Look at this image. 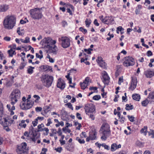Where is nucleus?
<instances>
[{
  "instance_id": "obj_1",
  "label": "nucleus",
  "mask_w": 154,
  "mask_h": 154,
  "mask_svg": "<svg viewBox=\"0 0 154 154\" xmlns=\"http://www.w3.org/2000/svg\"><path fill=\"white\" fill-rule=\"evenodd\" d=\"M16 19L13 16H8L4 20L3 25L5 29H12L15 26Z\"/></svg>"
},
{
  "instance_id": "obj_2",
  "label": "nucleus",
  "mask_w": 154,
  "mask_h": 154,
  "mask_svg": "<svg viewBox=\"0 0 154 154\" xmlns=\"http://www.w3.org/2000/svg\"><path fill=\"white\" fill-rule=\"evenodd\" d=\"M42 10V8H36L31 9L29 11L31 17L34 20H39L41 19L43 16L41 11Z\"/></svg>"
},
{
  "instance_id": "obj_3",
  "label": "nucleus",
  "mask_w": 154,
  "mask_h": 154,
  "mask_svg": "<svg viewBox=\"0 0 154 154\" xmlns=\"http://www.w3.org/2000/svg\"><path fill=\"white\" fill-rule=\"evenodd\" d=\"M40 79L44 86L47 88H49L51 86L54 78L52 76L45 74L42 75Z\"/></svg>"
},
{
  "instance_id": "obj_4",
  "label": "nucleus",
  "mask_w": 154,
  "mask_h": 154,
  "mask_svg": "<svg viewBox=\"0 0 154 154\" xmlns=\"http://www.w3.org/2000/svg\"><path fill=\"white\" fill-rule=\"evenodd\" d=\"M61 47L64 48L69 47L70 45L71 40L68 37L62 36L58 39Z\"/></svg>"
},
{
  "instance_id": "obj_5",
  "label": "nucleus",
  "mask_w": 154,
  "mask_h": 154,
  "mask_svg": "<svg viewBox=\"0 0 154 154\" xmlns=\"http://www.w3.org/2000/svg\"><path fill=\"white\" fill-rule=\"evenodd\" d=\"M123 66L126 67L132 66L135 64V61L134 58L132 57L128 56L125 57L123 59Z\"/></svg>"
},
{
  "instance_id": "obj_6",
  "label": "nucleus",
  "mask_w": 154,
  "mask_h": 154,
  "mask_svg": "<svg viewBox=\"0 0 154 154\" xmlns=\"http://www.w3.org/2000/svg\"><path fill=\"white\" fill-rule=\"evenodd\" d=\"M34 102L30 100L29 98L27 99L26 103L25 102H21L20 103V106L22 109L27 110L31 108Z\"/></svg>"
},
{
  "instance_id": "obj_7",
  "label": "nucleus",
  "mask_w": 154,
  "mask_h": 154,
  "mask_svg": "<svg viewBox=\"0 0 154 154\" xmlns=\"http://www.w3.org/2000/svg\"><path fill=\"white\" fill-rule=\"evenodd\" d=\"M84 109L85 112L87 115H89L90 113L95 114L96 113L95 106L93 104H86Z\"/></svg>"
},
{
  "instance_id": "obj_8",
  "label": "nucleus",
  "mask_w": 154,
  "mask_h": 154,
  "mask_svg": "<svg viewBox=\"0 0 154 154\" xmlns=\"http://www.w3.org/2000/svg\"><path fill=\"white\" fill-rule=\"evenodd\" d=\"M14 121L13 120L9 119L7 120L6 118H4L3 122L0 121V123L4 127V129L8 132L10 130L8 127L10 126L12 123H14Z\"/></svg>"
},
{
  "instance_id": "obj_9",
  "label": "nucleus",
  "mask_w": 154,
  "mask_h": 154,
  "mask_svg": "<svg viewBox=\"0 0 154 154\" xmlns=\"http://www.w3.org/2000/svg\"><path fill=\"white\" fill-rule=\"evenodd\" d=\"M28 150L26 143H23L17 146L16 151L18 154H24L25 152H27Z\"/></svg>"
},
{
  "instance_id": "obj_10",
  "label": "nucleus",
  "mask_w": 154,
  "mask_h": 154,
  "mask_svg": "<svg viewBox=\"0 0 154 154\" xmlns=\"http://www.w3.org/2000/svg\"><path fill=\"white\" fill-rule=\"evenodd\" d=\"M99 18L103 23L106 24H111L114 21L113 18L111 16H106L103 18V16L102 15Z\"/></svg>"
},
{
  "instance_id": "obj_11",
  "label": "nucleus",
  "mask_w": 154,
  "mask_h": 154,
  "mask_svg": "<svg viewBox=\"0 0 154 154\" xmlns=\"http://www.w3.org/2000/svg\"><path fill=\"white\" fill-rule=\"evenodd\" d=\"M66 83L65 81L61 78H59L57 82L56 86L57 88L61 90H63L66 87Z\"/></svg>"
},
{
  "instance_id": "obj_12",
  "label": "nucleus",
  "mask_w": 154,
  "mask_h": 154,
  "mask_svg": "<svg viewBox=\"0 0 154 154\" xmlns=\"http://www.w3.org/2000/svg\"><path fill=\"white\" fill-rule=\"evenodd\" d=\"M96 61L99 66L103 69H106V63L105 62L101 56H98L97 57Z\"/></svg>"
},
{
  "instance_id": "obj_13",
  "label": "nucleus",
  "mask_w": 154,
  "mask_h": 154,
  "mask_svg": "<svg viewBox=\"0 0 154 154\" xmlns=\"http://www.w3.org/2000/svg\"><path fill=\"white\" fill-rule=\"evenodd\" d=\"M56 42V40H53L49 37L46 38L45 41V43L47 44V48L55 45Z\"/></svg>"
},
{
  "instance_id": "obj_14",
  "label": "nucleus",
  "mask_w": 154,
  "mask_h": 154,
  "mask_svg": "<svg viewBox=\"0 0 154 154\" xmlns=\"http://www.w3.org/2000/svg\"><path fill=\"white\" fill-rule=\"evenodd\" d=\"M97 134V132L95 129L92 130L90 132L89 135L86 139L87 142H89L90 140H94L96 138V135Z\"/></svg>"
},
{
  "instance_id": "obj_15",
  "label": "nucleus",
  "mask_w": 154,
  "mask_h": 154,
  "mask_svg": "<svg viewBox=\"0 0 154 154\" xmlns=\"http://www.w3.org/2000/svg\"><path fill=\"white\" fill-rule=\"evenodd\" d=\"M40 70L42 72H52V68L51 66L48 65H43L40 66Z\"/></svg>"
},
{
  "instance_id": "obj_16",
  "label": "nucleus",
  "mask_w": 154,
  "mask_h": 154,
  "mask_svg": "<svg viewBox=\"0 0 154 154\" xmlns=\"http://www.w3.org/2000/svg\"><path fill=\"white\" fill-rule=\"evenodd\" d=\"M131 78V85L129 88V89L132 91H133L136 88L137 86V78L136 77H132Z\"/></svg>"
},
{
  "instance_id": "obj_17",
  "label": "nucleus",
  "mask_w": 154,
  "mask_h": 154,
  "mask_svg": "<svg viewBox=\"0 0 154 154\" xmlns=\"http://www.w3.org/2000/svg\"><path fill=\"white\" fill-rule=\"evenodd\" d=\"M103 82L105 85H108L109 83L110 78L106 71H104L102 75Z\"/></svg>"
},
{
  "instance_id": "obj_18",
  "label": "nucleus",
  "mask_w": 154,
  "mask_h": 154,
  "mask_svg": "<svg viewBox=\"0 0 154 154\" xmlns=\"http://www.w3.org/2000/svg\"><path fill=\"white\" fill-rule=\"evenodd\" d=\"M147 131V126H144L140 130V132L141 134H143L145 136L146 135L147 133L148 132L149 135H152L153 136V137H154V131H152V132H148Z\"/></svg>"
},
{
  "instance_id": "obj_19",
  "label": "nucleus",
  "mask_w": 154,
  "mask_h": 154,
  "mask_svg": "<svg viewBox=\"0 0 154 154\" xmlns=\"http://www.w3.org/2000/svg\"><path fill=\"white\" fill-rule=\"evenodd\" d=\"M144 74L147 78H151L154 76V70L152 71L150 69H148L144 71Z\"/></svg>"
},
{
  "instance_id": "obj_20",
  "label": "nucleus",
  "mask_w": 154,
  "mask_h": 154,
  "mask_svg": "<svg viewBox=\"0 0 154 154\" xmlns=\"http://www.w3.org/2000/svg\"><path fill=\"white\" fill-rule=\"evenodd\" d=\"M11 95L14 97H16L17 98L20 99V91L17 89L14 90L11 93Z\"/></svg>"
},
{
  "instance_id": "obj_21",
  "label": "nucleus",
  "mask_w": 154,
  "mask_h": 154,
  "mask_svg": "<svg viewBox=\"0 0 154 154\" xmlns=\"http://www.w3.org/2000/svg\"><path fill=\"white\" fill-rule=\"evenodd\" d=\"M121 145L120 144L117 145L116 143H113L111 145L110 150L112 152H113L115 151L116 149L121 148Z\"/></svg>"
},
{
  "instance_id": "obj_22",
  "label": "nucleus",
  "mask_w": 154,
  "mask_h": 154,
  "mask_svg": "<svg viewBox=\"0 0 154 154\" xmlns=\"http://www.w3.org/2000/svg\"><path fill=\"white\" fill-rule=\"evenodd\" d=\"M25 121L24 120L20 121L19 124L17 125L18 128L19 129L22 128H25L26 126V125L25 123Z\"/></svg>"
},
{
  "instance_id": "obj_23",
  "label": "nucleus",
  "mask_w": 154,
  "mask_h": 154,
  "mask_svg": "<svg viewBox=\"0 0 154 154\" xmlns=\"http://www.w3.org/2000/svg\"><path fill=\"white\" fill-rule=\"evenodd\" d=\"M100 130L102 131H110L109 125L107 123L103 124L102 125Z\"/></svg>"
},
{
  "instance_id": "obj_24",
  "label": "nucleus",
  "mask_w": 154,
  "mask_h": 154,
  "mask_svg": "<svg viewBox=\"0 0 154 154\" xmlns=\"http://www.w3.org/2000/svg\"><path fill=\"white\" fill-rule=\"evenodd\" d=\"M9 8L8 5L6 4H2L0 5V12H5Z\"/></svg>"
},
{
  "instance_id": "obj_25",
  "label": "nucleus",
  "mask_w": 154,
  "mask_h": 154,
  "mask_svg": "<svg viewBox=\"0 0 154 154\" xmlns=\"http://www.w3.org/2000/svg\"><path fill=\"white\" fill-rule=\"evenodd\" d=\"M48 48L50 52L54 54H57V48L55 45H53V46L50 47Z\"/></svg>"
},
{
  "instance_id": "obj_26",
  "label": "nucleus",
  "mask_w": 154,
  "mask_h": 154,
  "mask_svg": "<svg viewBox=\"0 0 154 154\" xmlns=\"http://www.w3.org/2000/svg\"><path fill=\"white\" fill-rule=\"evenodd\" d=\"M11 103L12 105H14L15 103H16L18 100L19 99L18 98H17L16 97H14L13 95L12 96L11 94Z\"/></svg>"
},
{
  "instance_id": "obj_27",
  "label": "nucleus",
  "mask_w": 154,
  "mask_h": 154,
  "mask_svg": "<svg viewBox=\"0 0 154 154\" xmlns=\"http://www.w3.org/2000/svg\"><path fill=\"white\" fill-rule=\"evenodd\" d=\"M91 19L89 18H86L85 21L86 26L87 27H89L91 23Z\"/></svg>"
},
{
  "instance_id": "obj_28",
  "label": "nucleus",
  "mask_w": 154,
  "mask_h": 154,
  "mask_svg": "<svg viewBox=\"0 0 154 154\" xmlns=\"http://www.w3.org/2000/svg\"><path fill=\"white\" fill-rule=\"evenodd\" d=\"M44 127V125L42 123L41 124L39 125L37 127L38 132H42L43 131V128Z\"/></svg>"
},
{
  "instance_id": "obj_29",
  "label": "nucleus",
  "mask_w": 154,
  "mask_h": 154,
  "mask_svg": "<svg viewBox=\"0 0 154 154\" xmlns=\"http://www.w3.org/2000/svg\"><path fill=\"white\" fill-rule=\"evenodd\" d=\"M133 99L136 101H138L140 99V96L138 94H133L132 96Z\"/></svg>"
},
{
  "instance_id": "obj_30",
  "label": "nucleus",
  "mask_w": 154,
  "mask_h": 154,
  "mask_svg": "<svg viewBox=\"0 0 154 154\" xmlns=\"http://www.w3.org/2000/svg\"><path fill=\"white\" fill-rule=\"evenodd\" d=\"M142 7L141 5H137L135 11V13L136 14H137L140 13V10L142 8Z\"/></svg>"
},
{
  "instance_id": "obj_31",
  "label": "nucleus",
  "mask_w": 154,
  "mask_h": 154,
  "mask_svg": "<svg viewBox=\"0 0 154 154\" xmlns=\"http://www.w3.org/2000/svg\"><path fill=\"white\" fill-rule=\"evenodd\" d=\"M80 85L81 89L83 90L85 89L87 87L88 85L87 83H85L84 82H80Z\"/></svg>"
},
{
  "instance_id": "obj_32",
  "label": "nucleus",
  "mask_w": 154,
  "mask_h": 154,
  "mask_svg": "<svg viewBox=\"0 0 154 154\" xmlns=\"http://www.w3.org/2000/svg\"><path fill=\"white\" fill-rule=\"evenodd\" d=\"M147 99L151 100L154 99V91L151 92L149 94L147 97Z\"/></svg>"
},
{
  "instance_id": "obj_33",
  "label": "nucleus",
  "mask_w": 154,
  "mask_h": 154,
  "mask_svg": "<svg viewBox=\"0 0 154 154\" xmlns=\"http://www.w3.org/2000/svg\"><path fill=\"white\" fill-rule=\"evenodd\" d=\"M83 55H84L85 56V58H81L80 60V62L81 63H82L83 62H84L85 61L87 60H88V55H87L85 53H83Z\"/></svg>"
},
{
  "instance_id": "obj_34",
  "label": "nucleus",
  "mask_w": 154,
  "mask_h": 154,
  "mask_svg": "<svg viewBox=\"0 0 154 154\" xmlns=\"http://www.w3.org/2000/svg\"><path fill=\"white\" fill-rule=\"evenodd\" d=\"M3 115V104L0 101V117H2Z\"/></svg>"
},
{
  "instance_id": "obj_35",
  "label": "nucleus",
  "mask_w": 154,
  "mask_h": 154,
  "mask_svg": "<svg viewBox=\"0 0 154 154\" xmlns=\"http://www.w3.org/2000/svg\"><path fill=\"white\" fill-rule=\"evenodd\" d=\"M134 107L133 105H131V104H126V105L125 109L127 110H129L133 109Z\"/></svg>"
},
{
  "instance_id": "obj_36",
  "label": "nucleus",
  "mask_w": 154,
  "mask_h": 154,
  "mask_svg": "<svg viewBox=\"0 0 154 154\" xmlns=\"http://www.w3.org/2000/svg\"><path fill=\"white\" fill-rule=\"evenodd\" d=\"M29 39V38L28 37H26L25 38V40L23 39H20V41L23 43H27L30 42Z\"/></svg>"
},
{
  "instance_id": "obj_37",
  "label": "nucleus",
  "mask_w": 154,
  "mask_h": 154,
  "mask_svg": "<svg viewBox=\"0 0 154 154\" xmlns=\"http://www.w3.org/2000/svg\"><path fill=\"white\" fill-rule=\"evenodd\" d=\"M50 108V106H46L43 107V111L45 114H47L49 111V109Z\"/></svg>"
},
{
  "instance_id": "obj_38",
  "label": "nucleus",
  "mask_w": 154,
  "mask_h": 154,
  "mask_svg": "<svg viewBox=\"0 0 154 154\" xmlns=\"http://www.w3.org/2000/svg\"><path fill=\"white\" fill-rule=\"evenodd\" d=\"M82 138H80L79 137H76V140L78 141V142L80 144H84L85 143V141L84 139H82Z\"/></svg>"
},
{
  "instance_id": "obj_39",
  "label": "nucleus",
  "mask_w": 154,
  "mask_h": 154,
  "mask_svg": "<svg viewBox=\"0 0 154 154\" xmlns=\"http://www.w3.org/2000/svg\"><path fill=\"white\" fill-rule=\"evenodd\" d=\"M29 134H31V135H34V128L33 127V126L31 125L29 128Z\"/></svg>"
},
{
  "instance_id": "obj_40",
  "label": "nucleus",
  "mask_w": 154,
  "mask_h": 154,
  "mask_svg": "<svg viewBox=\"0 0 154 154\" xmlns=\"http://www.w3.org/2000/svg\"><path fill=\"white\" fill-rule=\"evenodd\" d=\"M102 133L103 135H106L108 137L111 134V131H102Z\"/></svg>"
},
{
  "instance_id": "obj_41",
  "label": "nucleus",
  "mask_w": 154,
  "mask_h": 154,
  "mask_svg": "<svg viewBox=\"0 0 154 154\" xmlns=\"http://www.w3.org/2000/svg\"><path fill=\"white\" fill-rule=\"evenodd\" d=\"M24 135L26 137V139H29L32 135H31V134H29V132H28L27 131H26L24 133Z\"/></svg>"
},
{
  "instance_id": "obj_42",
  "label": "nucleus",
  "mask_w": 154,
  "mask_h": 154,
  "mask_svg": "<svg viewBox=\"0 0 154 154\" xmlns=\"http://www.w3.org/2000/svg\"><path fill=\"white\" fill-rule=\"evenodd\" d=\"M79 30L82 32L83 34H85L87 33V30L82 27H80L79 29Z\"/></svg>"
},
{
  "instance_id": "obj_43",
  "label": "nucleus",
  "mask_w": 154,
  "mask_h": 154,
  "mask_svg": "<svg viewBox=\"0 0 154 154\" xmlns=\"http://www.w3.org/2000/svg\"><path fill=\"white\" fill-rule=\"evenodd\" d=\"M148 103L149 101H148L147 99H146L143 101L141 102V104L143 106H147Z\"/></svg>"
},
{
  "instance_id": "obj_44",
  "label": "nucleus",
  "mask_w": 154,
  "mask_h": 154,
  "mask_svg": "<svg viewBox=\"0 0 154 154\" xmlns=\"http://www.w3.org/2000/svg\"><path fill=\"white\" fill-rule=\"evenodd\" d=\"M29 68H28L27 69V72L29 74H32L33 72V69H34V67H32V66H29Z\"/></svg>"
},
{
  "instance_id": "obj_45",
  "label": "nucleus",
  "mask_w": 154,
  "mask_h": 154,
  "mask_svg": "<svg viewBox=\"0 0 154 154\" xmlns=\"http://www.w3.org/2000/svg\"><path fill=\"white\" fill-rule=\"evenodd\" d=\"M124 30V28H122L121 26H119L117 28L116 30V33L118 34H119V32L123 31Z\"/></svg>"
},
{
  "instance_id": "obj_46",
  "label": "nucleus",
  "mask_w": 154,
  "mask_h": 154,
  "mask_svg": "<svg viewBox=\"0 0 154 154\" xmlns=\"http://www.w3.org/2000/svg\"><path fill=\"white\" fill-rule=\"evenodd\" d=\"M101 98V97L100 95H97L94 96L93 97V99L94 100H100Z\"/></svg>"
},
{
  "instance_id": "obj_47",
  "label": "nucleus",
  "mask_w": 154,
  "mask_h": 154,
  "mask_svg": "<svg viewBox=\"0 0 154 154\" xmlns=\"http://www.w3.org/2000/svg\"><path fill=\"white\" fill-rule=\"evenodd\" d=\"M93 50L91 48H89L88 49H84V51L86 52L88 54H91V51Z\"/></svg>"
},
{
  "instance_id": "obj_48",
  "label": "nucleus",
  "mask_w": 154,
  "mask_h": 154,
  "mask_svg": "<svg viewBox=\"0 0 154 154\" xmlns=\"http://www.w3.org/2000/svg\"><path fill=\"white\" fill-rule=\"evenodd\" d=\"M127 117L129 120L131 122H133L134 121V117L133 116H130L129 115H128Z\"/></svg>"
},
{
  "instance_id": "obj_49",
  "label": "nucleus",
  "mask_w": 154,
  "mask_h": 154,
  "mask_svg": "<svg viewBox=\"0 0 154 154\" xmlns=\"http://www.w3.org/2000/svg\"><path fill=\"white\" fill-rule=\"evenodd\" d=\"M26 65V63L24 62L21 63L20 64V66L19 67V68L20 69H23L25 66Z\"/></svg>"
},
{
  "instance_id": "obj_50",
  "label": "nucleus",
  "mask_w": 154,
  "mask_h": 154,
  "mask_svg": "<svg viewBox=\"0 0 154 154\" xmlns=\"http://www.w3.org/2000/svg\"><path fill=\"white\" fill-rule=\"evenodd\" d=\"M33 97L35 98L36 99L35 100V103L38 102V101L40 99V97L38 95H35L33 96Z\"/></svg>"
},
{
  "instance_id": "obj_51",
  "label": "nucleus",
  "mask_w": 154,
  "mask_h": 154,
  "mask_svg": "<svg viewBox=\"0 0 154 154\" xmlns=\"http://www.w3.org/2000/svg\"><path fill=\"white\" fill-rule=\"evenodd\" d=\"M32 137H30L29 139H31L32 141H33L34 143H35L36 141L38 139V138L37 137H36L34 135H32Z\"/></svg>"
},
{
  "instance_id": "obj_52",
  "label": "nucleus",
  "mask_w": 154,
  "mask_h": 154,
  "mask_svg": "<svg viewBox=\"0 0 154 154\" xmlns=\"http://www.w3.org/2000/svg\"><path fill=\"white\" fill-rule=\"evenodd\" d=\"M123 82V76H122L119 77V81L118 82V84L119 85H120Z\"/></svg>"
},
{
  "instance_id": "obj_53",
  "label": "nucleus",
  "mask_w": 154,
  "mask_h": 154,
  "mask_svg": "<svg viewBox=\"0 0 154 154\" xmlns=\"http://www.w3.org/2000/svg\"><path fill=\"white\" fill-rule=\"evenodd\" d=\"M119 119V121L121 123L123 124L125 120V118L124 117H123L122 116Z\"/></svg>"
},
{
  "instance_id": "obj_54",
  "label": "nucleus",
  "mask_w": 154,
  "mask_h": 154,
  "mask_svg": "<svg viewBox=\"0 0 154 154\" xmlns=\"http://www.w3.org/2000/svg\"><path fill=\"white\" fill-rule=\"evenodd\" d=\"M38 121L37 120V119H35L34 121H32V123L33 125V126L34 127H35L36 126L38 123Z\"/></svg>"
},
{
  "instance_id": "obj_55",
  "label": "nucleus",
  "mask_w": 154,
  "mask_h": 154,
  "mask_svg": "<svg viewBox=\"0 0 154 154\" xmlns=\"http://www.w3.org/2000/svg\"><path fill=\"white\" fill-rule=\"evenodd\" d=\"M102 146L104 147V149L107 150H109L110 149L109 147L105 143H103L102 144Z\"/></svg>"
},
{
  "instance_id": "obj_56",
  "label": "nucleus",
  "mask_w": 154,
  "mask_h": 154,
  "mask_svg": "<svg viewBox=\"0 0 154 154\" xmlns=\"http://www.w3.org/2000/svg\"><path fill=\"white\" fill-rule=\"evenodd\" d=\"M66 105L67 106L68 108L71 109L72 110H73V108L72 107V104L70 103H68Z\"/></svg>"
},
{
  "instance_id": "obj_57",
  "label": "nucleus",
  "mask_w": 154,
  "mask_h": 154,
  "mask_svg": "<svg viewBox=\"0 0 154 154\" xmlns=\"http://www.w3.org/2000/svg\"><path fill=\"white\" fill-rule=\"evenodd\" d=\"M81 138H82L83 137L86 138L87 137L86 133L85 132H82L80 135Z\"/></svg>"
},
{
  "instance_id": "obj_58",
  "label": "nucleus",
  "mask_w": 154,
  "mask_h": 154,
  "mask_svg": "<svg viewBox=\"0 0 154 154\" xmlns=\"http://www.w3.org/2000/svg\"><path fill=\"white\" fill-rule=\"evenodd\" d=\"M12 52H13V49H12V48H11L10 50H8V53L9 54V57H13Z\"/></svg>"
},
{
  "instance_id": "obj_59",
  "label": "nucleus",
  "mask_w": 154,
  "mask_h": 154,
  "mask_svg": "<svg viewBox=\"0 0 154 154\" xmlns=\"http://www.w3.org/2000/svg\"><path fill=\"white\" fill-rule=\"evenodd\" d=\"M48 123L46 124L47 126H49L52 123L51 120V118H49L47 119Z\"/></svg>"
},
{
  "instance_id": "obj_60",
  "label": "nucleus",
  "mask_w": 154,
  "mask_h": 154,
  "mask_svg": "<svg viewBox=\"0 0 154 154\" xmlns=\"http://www.w3.org/2000/svg\"><path fill=\"white\" fill-rule=\"evenodd\" d=\"M42 107H37L35 108V111L37 112H41L42 110Z\"/></svg>"
},
{
  "instance_id": "obj_61",
  "label": "nucleus",
  "mask_w": 154,
  "mask_h": 154,
  "mask_svg": "<svg viewBox=\"0 0 154 154\" xmlns=\"http://www.w3.org/2000/svg\"><path fill=\"white\" fill-rule=\"evenodd\" d=\"M36 57L37 58H38L40 59H41L43 57V55H41L39 54L38 53H36Z\"/></svg>"
},
{
  "instance_id": "obj_62",
  "label": "nucleus",
  "mask_w": 154,
  "mask_h": 154,
  "mask_svg": "<svg viewBox=\"0 0 154 154\" xmlns=\"http://www.w3.org/2000/svg\"><path fill=\"white\" fill-rule=\"evenodd\" d=\"M93 114H94L90 113L89 115H88L89 116V118L91 119L92 120H94L95 119V117Z\"/></svg>"
},
{
  "instance_id": "obj_63",
  "label": "nucleus",
  "mask_w": 154,
  "mask_h": 154,
  "mask_svg": "<svg viewBox=\"0 0 154 154\" xmlns=\"http://www.w3.org/2000/svg\"><path fill=\"white\" fill-rule=\"evenodd\" d=\"M76 117L79 120H82V117L81 116V114L78 112H77L76 113Z\"/></svg>"
},
{
  "instance_id": "obj_64",
  "label": "nucleus",
  "mask_w": 154,
  "mask_h": 154,
  "mask_svg": "<svg viewBox=\"0 0 154 154\" xmlns=\"http://www.w3.org/2000/svg\"><path fill=\"white\" fill-rule=\"evenodd\" d=\"M87 151L88 152H89L90 153L88 154H93L94 153V151L91 148L87 149Z\"/></svg>"
}]
</instances>
